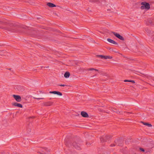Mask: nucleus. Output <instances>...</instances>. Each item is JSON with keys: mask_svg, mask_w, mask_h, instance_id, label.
Masks as SVG:
<instances>
[{"mask_svg": "<svg viewBox=\"0 0 154 154\" xmlns=\"http://www.w3.org/2000/svg\"><path fill=\"white\" fill-rule=\"evenodd\" d=\"M66 145L69 148L73 147L78 150L81 149L80 144L73 140H69L66 143Z\"/></svg>", "mask_w": 154, "mask_h": 154, "instance_id": "obj_1", "label": "nucleus"}, {"mask_svg": "<svg viewBox=\"0 0 154 154\" xmlns=\"http://www.w3.org/2000/svg\"><path fill=\"white\" fill-rule=\"evenodd\" d=\"M141 5H142L140 7V9L141 10L146 9L148 10L150 8V5L148 3L145 2H142Z\"/></svg>", "mask_w": 154, "mask_h": 154, "instance_id": "obj_2", "label": "nucleus"}, {"mask_svg": "<svg viewBox=\"0 0 154 154\" xmlns=\"http://www.w3.org/2000/svg\"><path fill=\"white\" fill-rule=\"evenodd\" d=\"M146 31L148 34V35L152 37V40L154 41V32L151 31L149 29H146Z\"/></svg>", "mask_w": 154, "mask_h": 154, "instance_id": "obj_3", "label": "nucleus"}, {"mask_svg": "<svg viewBox=\"0 0 154 154\" xmlns=\"http://www.w3.org/2000/svg\"><path fill=\"white\" fill-rule=\"evenodd\" d=\"M116 144L119 146H122L123 143L122 140L120 138H119L115 141Z\"/></svg>", "mask_w": 154, "mask_h": 154, "instance_id": "obj_4", "label": "nucleus"}, {"mask_svg": "<svg viewBox=\"0 0 154 154\" xmlns=\"http://www.w3.org/2000/svg\"><path fill=\"white\" fill-rule=\"evenodd\" d=\"M112 33L116 37L119 38L120 40L123 41L124 40V38L122 36L120 35L119 33L116 32H112Z\"/></svg>", "mask_w": 154, "mask_h": 154, "instance_id": "obj_5", "label": "nucleus"}, {"mask_svg": "<svg viewBox=\"0 0 154 154\" xmlns=\"http://www.w3.org/2000/svg\"><path fill=\"white\" fill-rule=\"evenodd\" d=\"M13 97L18 102H20L21 100V98L20 96L18 95H13Z\"/></svg>", "mask_w": 154, "mask_h": 154, "instance_id": "obj_6", "label": "nucleus"}, {"mask_svg": "<svg viewBox=\"0 0 154 154\" xmlns=\"http://www.w3.org/2000/svg\"><path fill=\"white\" fill-rule=\"evenodd\" d=\"M53 103V102L52 101H48L44 102L43 103V105L46 106H50L52 105Z\"/></svg>", "mask_w": 154, "mask_h": 154, "instance_id": "obj_7", "label": "nucleus"}, {"mask_svg": "<svg viewBox=\"0 0 154 154\" xmlns=\"http://www.w3.org/2000/svg\"><path fill=\"white\" fill-rule=\"evenodd\" d=\"M49 93L50 94H56L60 96L62 95V94L60 92L58 91H50L49 92Z\"/></svg>", "mask_w": 154, "mask_h": 154, "instance_id": "obj_8", "label": "nucleus"}, {"mask_svg": "<svg viewBox=\"0 0 154 154\" xmlns=\"http://www.w3.org/2000/svg\"><path fill=\"white\" fill-rule=\"evenodd\" d=\"M139 149L140 151H141L143 152V153H149L150 151V149L149 150L147 149H144L142 148H140Z\"/></svg>", "mask_w": 154, "mask_h": 154, "instance_id": "obj_9", "label": "nucleus"}, {"mask_svg": "<svg viewBox=\"0 0 154 154\" xmlns=\"http://www.w3.org/2000/svg\"><path fill=\"white\" fill-rule=\"evenodd\" d=\"M81 115L84 117L88 118L89 117L88 114L86 112L84 111L81 112Z\"/></svg>", "mask_w": 154, "mask_h": 154, "instance_id": "obj_10", "label": "nucleus"}, {"mask_svg": "<svg viewBox=\"0 0 154 154\" xmlns=\"http://www.w3.org/2000/svg\"><path fill=\"white\" fill-rule=\"evenodd\" d=\"M12 104L13 105L15 106H17V107H19L20 108L23 107V106L22 105V104H21L20 103H18L15 102V103H13Z\"/></svg>", "mask_w": 154, "mask_h": 154, "instance_id": "obj_11", "label": "nucleus"}, {"mask_svg": "<svg viewBox=\"0 0 154 154\" xmlns=\"http://www.w3.org/2000/svg\"><path fill=\"white\" fill-rule=\"evenodd\" d=\"M107 41L113 44L114 45H117L118 43L115 41L110 38H107Z\"/></svg>", "mask_w": 154, "mask_h": 154, "instance_id": "obj_12", "label": "nucleus"}, {"mask_svg": "<svg viewBox=\"0 0 154 154\" xmlns=\"http://www.w3.org/2000/svg\"><path fill=\"white\" fill-rule=\"evenodd\" d=\"M110 137L109 136H106L104 137V138H103L102 137L100 138V140L102 142H104L106 141V139H108Z\"/></svg>", "mask_w": 154, "mask_h": 154, "instance_id": "obj_13", "label": "nucleus"}, {"mask_svg": "<svg viewBox=\"0 0 154 154\" xmlns=\"http://www.w3.org/2000/svg\"><path fill=\"white\" fill-rule=\"evenodd\" d=\"M89 2L93 3H100V0H88Z\"/></svg>", "mask_w": 154, "mask_h": 154, "instance_id": "obj_14", "label": "nucleus"}, {"mask_svg": "<svg viewBox=\"0 0 154 154\" xmlns=\"http://www.w3.org/2000/svg\"><path fill=\"white\" fill-rule=\"evenodd\" d=\"M47 5L49 7L52 8L56 7L55 5L50 2H48L47 3Z\"/></svg>", "mask_w": 154, "mask_h": 154, "instance_id": "obj_15", "label": "nucleus"}, {"mask_svg": "<svg viewBox=\"0 0 154 154\" xmlns=\"http://www.w3.org/2000/svg\"><path fill=\"white\" fill-rule=\"evenodd\" d=\"M4 29H5L8 30L9 31L12 30L13 29V28L12 27L9 26H8L6 27H4Z\"/></svg>", "mask_w": 154, "mask_h": 154, "instance_id": "obj_16", "label": "nucleus"}, {"mask_svg": "<svg viewBox=\"0 0 154 154\" xmlns=\"http://www.w3.org/2000/svg\"><path fill=\"white\" fill-rule=\"evenodd\" d=\"M141 122L144 125L147 126L149 127H151L152 126V125L146 122Z\"/></svg>", "mask_w": 154, "mask_h": 154, "instance_id": "obj_17", "label": "nucleus"}, {"mask_svg": "<svg viewBox=\"0 0 154 154\" xmlns=\"http://www.w3.org/2000/svg\"><path fill=\"white\" fill-rule=\"evenodd\" d=\"M70 75V73L68 72H66L64 75V76L66 78H68L69 77Z\"/></svg>", "mask_w": 154, "mask_h": 154, "instance_id": "obj_18", "label": "nucleus"}, {"mask_svg": "<svg viewBox=\"0 0 154 154\" xmlns=\"http://www.w3.org/2000/svg\"><path fill=\"white\" fill-rule=\"evenodd\" d=\"M87 70V71H92V70H94V71H98V69H94V68H88V69Z\"/></svg>", "mask_w": 154, "mask_h": 154, "instance_id": "obj_19", "label": "nucleus"}, {"mask_svg": "<svg viewBox=\"0 0 154 154\" xmlns=\"http://www.w3.org/2000/svg\"><path fill=\"white\" fill-rule=\"evenodd\" d=\"M112 58V57L109 56H105V59H111Z\"/></svg>", "mask_w": 154, "mask_h": 154, "instance_id": "obj_20", "label": "nucleus"}, {"mask_svg": "<svg viewBox=\"0 0 154 154\" xmlns=\"http://www.w3.org/2000/svg\"><path fill=\"white\" fill-rule=\"evenodd\" d=\"M125 82H130L133 83H134L135 82L133 80H125L124 81Z\"/></svg>", "mask_w": 154, "mask_h": 154, "instance_id": "obj_21", "label": "nucleus"}, {"mask_svg": "<svg viewBox=\"0 0 154 154\" xmlns=\"http://www.w3.org/2000/svg\"><path fill=\"white\" fill-rule=\"evenodd\" d=\"M125 82H130L133 83H134L135 82L133 80H125L124 81Z\"/></svg>", "mask_w": 154, "mask_h": 154, "instance_id": "obj_22", "label": "nucleus"}, {"mask_svg": "<svg viewBox=\"0 0 154 154\" xmlns=\"http://www.w3.org/2000/svg\"><path fill=\"white\" fill-rule=\"evenodd\" d=\"M125 82H130L133 83H134L135 82L133 80H125L124 81Z\"/></svg>", "mask_w": 154, "mask_h": 154, "instance_id": "obj_23", "label": "nucleus"}, {"mask_svg": "<svg viewBox=\"0 0 154 154\" xmlns=\"http://www.w3.org/2000/svg\"><path fill=\"white\" fill-rule=\"evenodd\" d=\"M33 98L34 99H37V100H40V99L43 100V99H44V98H36V97H33Z\"/></svg>", "mask_w": 154, "mask_h": 154, "instance_id": "obj_24", "label": "nucleus"}, {"mask_svg": "<svg viewBox=\"0 0 154 154\" xmlns=\"http://www.w3.org/2000/svg\"><path fill=\"white\" fill-rule=\"evenodd\" d=\"M50 152V149H48L47 150V152H38V153H41V154H42V153H49V152Z\"/></svg>", "mask_w": 154, "mask_h": 154, "instance_id": "obj_25", "label": "nucleus"}, {"mask_svg": "<svg viewBox=\"0 0 154 154\" xmlns=\"http://www.w3.org/2000/svg\"><path fill=\"white\" fill-rule=\"evenodd\" d=\"M109 49L111 51L114 52H116L115 49L110 48Z\"/></svg>", "mask_w": 154, "mask_h": 154, "instance_id": "obj_26", "label": "nucleus"}, {"mask_svg": "<svg viewBox=\"0 0 154 154\" xmlns=\"http://www.w3.org/2000/svg\"><path fill=\"white\" fill-rule=\"evenodd\" d=\"M97 56L100 57L101 58L103 59L105 58V56H103L102 55H98Z\"/></svg>", "mask_w": 154, "mask_h": 154, "instance_id": "obj_27", "label": "nucleus"}, {"mask_svg": "<svg viewBox=\"0 0 154 154\" xmlns=\"http://www.w3.org/2000/svg\"><path fill=\"white\" fill-rule=\"evenodd\" d=\"M116 145V143H114L112 144L110 146L111 147H113L115 146Z\"/></svg>", "mask_w": 154, "mask_h": 154, "instance_id": "obj_28", "label": "nucleus"}, {"mask_svg": "<svg viewBox=\"0 0 154 154\" xmlns=\"http://www.w3.org/2000/svg\"><path fill=\"white\" fill-rule=\"evenodd\" d=\"M60 86H62V87H64L65 86H66V85H59Z\"/></svg>", "mask_w": 154, "mask_h": 154, "instance_id": "obj_29", "label": "nucleus"}, {"mask_svg": "<svg viewBox=\"0 0 154 154\" xmlns=\"http://www.w3.org/2000/svg\"><path fill=\"white\" fill-rule=\"evenodd\" d=\"M82 69H80V70H82Z\"/></svg>", "mask_w": 154, "mask_h": 154, "instance_id": "obj_30", "label": "nucleus"}, {"mask_svg": "<svg viewBox=\"0 0 154 154\" xmlns=\"http://www.w3.org/2000/svg\"><path fill=\"white\" fill-rule=\"evenodd\" d=\"M9 69L10 70H11V68Z\"/></svg>", "mask_w": 154, "mask_h": 154, "instance_id": "obj_31", "label": "nucleus"}, {"mask_svg": "<svg viewBox=\"0 0 154 154\" xmlns=\"http://www.w3.org/2000/svg\"><path fill=\"white\" fill-rule=\"evenodd\" d=\"M86 144H87V145H89V144H87V143H86Z\"/></svg>", "mask_w": 154, "mask_h": 154, "instance_id": "obj_32", "label": "nucleus"}]
</instances>
